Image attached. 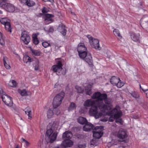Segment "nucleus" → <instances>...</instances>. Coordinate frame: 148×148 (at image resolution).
Segmentation results:
<instances>
[{"mask_svg": "<svg viewBox=\"0 0 148 148\" xmlns=\"http://www.w3.org/2000/svg\"><path fill=\"white\" fill-rule=\"evenodd\" d=\"M116 119V123H119L121 124H123V122L122 120L121 119Z\"/></svg>", "mask_w": 148, "mask_h": 148, "instance_id": "nucleus-52", "label": "nucleus"}, {"mask_svg": "<svg viewBox=\"0 0 148 148\" xmlns=\"http://www.w3.org/2000/svg\"><path fill=\"white\" fill-rule=\"evenodd\" d=\"M63 124L60 120H56L50 123L48 126L50 128L49 130H59Z\"/></svg>", "mask_w": 148, "mask_h": 148, "instance_id": "nucleus-8", "label": "nucleus"}, {"mask_svg": "<svg viewBox=\"0 0 148 148\" xmlns=\"http://www.w3.org/2000/svg\"><path fill=\"white\" fill-rule=\"evenodd\" d=\"M103 128L102 126H96L93 131V136L97 138H100L103 135Z\"/></svg>", "mask_w": 148, "mask_h": 148, "instance_id": "nucleus-10", "label": "nucleus"}, {"mask_svg": "<svg viewBox=\"0 0 148 148\" xmlns=\"http://www.w3.org/2000/svg\"><path fill=\"white\" fill-rule=\"evenodd\" d=\"M0 95L1 96L2 101L7 106H12L13 103L10 97L6 95L2 90H0Z\"/></svg>", "mask_w": 148, "mask_h": 148, "instance_id": "nucleus-7", "label": "nucleus"}, {"mask_svg": "<svg viewBox=\"0 0 148 148\" xmlns=\"http://www.w3.org/2000/svg\"><path fill=\"white\" fill-rule=\"evenodd\" d=\"M89 40V42L91 47L96 49L99 50L100 49L99 45V41L97 39L93 38L90 35L86 36Z\"/></svg>", "mask_w": 148, "mask_h": 148, "instance_id": "nucleus-9", "label": "nucleus"}, {"mask_svg": "<svg viewBox=\"0 0 148 148\" xmlns=\"http://www.w3.org/2000/svg\"><path fill=\"white\" fill-rule=\"evenodd\" d=\"M78 122L81 124H85L87 122L86 118L84 117L80 116L77 119Z\"/></svg>", "mask_w": 148, "mask_h": 148, "instance_id": "nucleus-24", "label": "nucleus"}, {"mask_svg": "<svg viewBox=\"0 0 148 148\" xmlns=\"http://www.w3.org/2000/svg\"><path fill=\"white\" fill-rule=\"evenodd\" d=\"M131 37L133 41L135 42L139 41L140 34L139 33H132L131 35Z\"/></svg>", "mask_w": 148, "mask_h": 148, "instance_id": "nucleus-19", "label": "nucleus"}, {"mask_svg": "<svg viewBox=\"0 0 148 148\" xmlns=\"http://www.w3.org/2000/svg\"><path fill=\"white\" fill-rule=\"evenodd\" d=\"M21 142L25 145L27 146H28L29 143L24 138H22L21 139Z\"/></svg>", "mask_w": 148, "mask_h": 148, "instance_id": "nucleus-45", "label": "nucleus"}, {"mask_svg": "<svg viewBox=\"0 0 148 148\" xmlns=\"http://www.w3.org/2000/svg\"><path fill=\"white\" fill-rule=\"evenodd\" d=\"M79 56L80 58L84 59L87 53V49L84 43H80L78 45L77 48Z\"/></svg>", "mask_w": 148, "mask_h": 148, "instance_id": "nucleus-5", "label": "nucleus"}, {"mask_svg": "<svg viewBox=\"0 0 148 148\" xmlns=\"http://www.w3.org/2000/svg\"><path fill=\"white\" fill-rule=\"evenodd\" d=\"M46 18L45 19V21L46 23H47V24L51 22L52 19L51 18L53 17V15L52 14H46L45 15Z\"/></svg>", "mask_w": 148, "mask_h": 148, "instance_id": "nucleus-25", "label": "nucleus"}, {"mask_svg": "<svg viewBox=\"0 0 148 148\" xmlns=\"http://www.w3.org/2000/svg\"><path fill=\"white\" fill-rule=\"evenodd\" d=\"M107 98L106 94H101L99 92L94 93L91 96L93 99H96L100 101L97 103V106L99 110L105 112L107 111L112 107L111 100Z\"/></svg>", "mask_w": 148, "mask_h": 148, "instance_id": "nucleus-1", "label": "nucleus"}, {"mask_svg": "<svg viewBox=\"0 0 148 148\" xmlns=\"http://www.w3.org/2000/svg\"><path fill=\"white\" fill-rule=\"evenodd\" d=\"M55 116V113L53 110L49 109L48 110L47 113V116L48 118H51Z\"/></svg>", "mask_w": 148, "mask_h": 148, "instance_id": "nucleus-26", "label": "nucleus"}, {"mask_svg": "<svg viewBox=\"0 0 148 148\" xmlns=\"http://www.w3.org/2000/svg\"><path fill=\"white\" fill-rule=\"evenodd\" d=\"M113 32L115 35L119 36H120V33L118 30L116 29H114Z\"/></svg>", "mask_w": 148, "mask_h": 148, "instance_id": "nucleus-48", "label": "nucleus"}, {"mask_svg": "<svg viewBox=\"0 0 148 148\" xmlns=\"http://www.w3.org/2000/svg\"><path fill=\"white\" fill-rule=\"evenodd\" d=\"M131 95L134 98H136L139 97V95L137 92H132L131 93Z\"/></svg>", "mask_w": 148, "mask_h": 148, "instance_id": "nucleus-42", "label": "nucleus"}, {"mask_svg": "<svg viewBox=\"0 0 148 148\" xmlns=\"http://www.w3.org/2000/svg\"><path fill=\"white\" fill-rule=\"evenodd\" d=\"M86 145L85 144H79L77 148H85Z\"/></svg>", "mask_w": 148, "mask_h": 148, "instance_id": "nucleus-51", "label": "nucleus"}, {"mask_svg": "<svg viewBox=\"0 0 148 148\" xmlns=\"http://www.w3.org/2000/svg\"><path fill=\"white\" fill-rule=\"evenodd\" d=\"M98 108L99 109L97 106H97H94L91 107L88 111L89 114L90 116H94L96 119H98L101 116L105 115V113H107L108 110L107 111L105 112L100 110V112H99Z\"/></svg>", "mask_w": 148, "mask_h": 148, "instance_id": "nucleus-2", "label": "nucleus"}, {"mask_svg": "<svg viewBox=\"0 0 148 148\" xmlns=\"http://www.w3.org/2000/svg\"><path fill=\"white\" fill-rule=\"evenodd\" d=\"M62 66L61 62L60 61H59L57 65L52 66V69L54 72L59 73L62 69Z\"/></svg>", "mask_w": 148, "mask_h": 148, "instance_id": "nucleus-13", "label": "nucleus"}, {"mask_svg": "<svg viewBox=\"0 0 148 148\" xmlns=\"http://www.w3.org/2000/svg\"><path fill=\"white\" fill-rule=\"evenodd\" d=\"M21 39L25 44L27 45L30 40V38L29 34L26 31L23 32L21 34Z\"/></svg>", "mask_w": 148, "mask_h": 148, "instance_id": "nucleus-12", "label": "nucleus"}, {"mask_svg": "<svg viewBox=\"0 0 148 148\" xmlns=\"http://www.w3.org/2000/svg\"><path fill=\"white\" fill-rule=\"evenodd\" d=\"M18 92L22 96H25L27 95V91L25 89L21 90L18 89Z\"/></svg>", "mask_w": 148, "mask_h": 148, "instance_id": "nucleus-29", "label": "nucleus"}, {"mask_svg": "<svg viewBox=\"0 0 148 148\" xmlns=\"http://www.w3.org/2000/svg\"><path fill=\"white\" fill-rule=\"evenodd\" d=\"M0 0V7L9 12H12L15 11V7L12 4L6 3L7 0Z\"/></svg>", "mask_w": 148, "mask_h": 148, "instance_id": "nucleus-3", "label": "nucleus"}, {"mask_svg": "<svg viewBox=\"0 0 148 148\" xmlns=\"http://www.w3.org/2000/svg\"><path fill=\"white\" fill-rule=\"evenodd\" d=\"M58 133L56 132L53 133V130H48L46 132V135L50 139L51 143H53L56 138Z\"/></svg>", "mask_w": 148, "mask_h": 148, "instance_id": "nucleus-11", "label": "nucleus"}, {"mask_svg": "<svg viewBox=\"0 0 148 148\" xmlns=\"http://www.w3.org/2000/svg\"><path fill=\"white\" fill-rule=\"evenodd\" d=\"M124 85V83L122 82V81L119 79V81L117 82L115 86H116L118 88H120L123 86Z\"/></svg>", "mask_w": 148, "mask_h": 148, "instance_id": "nucleus-41", "label": "nucleus"}, {"mask_svg": "<svg viewBox=\"0 0 148 148\" xmlns=\"http://www.w3.org/2000/svg\"><path fill=\"white\" fill-rule=\"evenodd\" d=\"M117 136L119 138L123 139L127 138V135L124 130L121 129L119 131Z\"/></svg>", "mask_w": 148, "mask_h": 148, "instance_id": "nucleus-15", "label": "nucleus"}, {"mask_svg": "<svg viewBox=\"0 0 148 148\" xmlns=\"http://www.w3.org/2000/svg\"><path fill=\"white\" fill-rule=\"evenodd\" d=\"M4 25L6 30L10 33L11 32V28L9 21Z\"/></svg>", "mask_w": 148, "mask_h": 148, "instance_id": "nucleus-35", "label": "nucleus"}, {"mask_svg": "<svg viewBox=\"0 0 148 148\" xmlns=\"http://www.w3.org/2000/svg\"><path fill=\"white\" fill-rule=\"evenodd\" d=\"M4 65L5 67L7 69H9L11 68V66L8 60L6 57H4L3 58Z\"/></svg>", "mask_w": 148, "mask_h": 148, "instance_id": "nucleus-20", "label": "nucleus"}, {"mask_svg": "<svg viewBox=\"0 0 148 148\" xmlns=\"http://www.w3.org/2000/svg\"><path fill=\"white\" fill-rule=\"evenodd\" d=\"M112 107H112L108 110L107 113H105V115H111L112 116H113L115 118H118L122 115V113L120 110V107L118 106H116L111 111H110V110Z\"/></svg>", "mask_w": 148, "mask_h": 148, "instance_id": "nucleus-4", "label": "nucleus"}, {"mask_svg": "<svg viewBox=\"0 0 148 148\" xmlns=\"http://www.w3.org/2000/svg\"><path fill=\"white\" fill-rule=\"evenodd\" d=\"M2 13V11L0 10V13L1 14V13Z\"/></svg>", "mask_w": 148, "mask_h": 148, "instance_id": "nucleus-63", "label": "nucleus"}, {"mask_svg": "<svg viewBox=\"0 0 148 148\" xmlns=\"http://www.w3.org/2000/svg\"><path fill=\"white\" fill-rule=\"evenodd\" d=\"M92 86L90 84H88L87 85V87L85 88V90L86 91V93L87 95H90L92 93L91 88H92Z\"/></svg>", "mask_w": 148, "mask_h": 148, "instance_id": "nucleus-30", "label": "nucleus"}, {"mask_svg": "<svg viewBox=\"0 0 148 148\" xmlns=\"http://www.w3.org/2000/svg\"><path fill=\"white\" fill-rule=\"evenodd\" d=\"M18 56V57H19V59H21V58H20V57Z\"/></svg>", "mask_w": 148, "mask_h": 148, "instance_id": "nucleus-64", "label": "nucleus"}, {"mask_svg": "<svg viewBox=\"0 0 148 148\" xmlns=\"http://www.w3.org/2000/svg\"><path fill=\"white\" fill-rule=\"evenodd\" d=\"M39 62L38 61H37L34 64V69L35 70H38L39 68Z\"/></svg>", "mask_w": 148, "mask_h": 148, "instance_id": "nucleus-39", "label": "nucleus"}, {"mask_svg": "<svg viewBox=\"0 0 148 148\" xmlns=\"http://www.w3.org/2000/svg\"><path fill=\"white\" fill-rule=\"evenodd\" d=\"M19 1L21 3H23L24 4H25V3H26V1L27 0H19Z\"/></svg>", "mask_w": 148, "mask_h": 148, "instance_id": "nucleus-57", "label": "nucleus"}, {"mask_svg": "<svg viewBox=\"0 0 148 148\" xmlns=\"http://www.w3.org/2000/svg\"><path fill=\"white\" fill-rule=\"evenodd\" d=\"M73 142L71 140H66L63 141L61 145L64 147H70L73 145Z\"/></svg>", "mask_w": 148, "mask_h": 148, "instance_id": "nucleus-16", "label": "nucleus"}, {"mask_svg": "<svg viewBox=\"0 0 148 148\" xmlns=\"http://www.w3.org/2000/svg\"><path fill=\"white\" fill-rule=\"evenodd\" d=\"M37 35L36 34H33L32 38L34 43L35 45H37L39 42V41L37 38Z\"/></svg>", "mask_w": 148, "mask_h": 148, "instance_id": "nucleus-31", "label": "nucleus"}, {"mask_svg": "<svg viewBox=\"0 0 148 148\" xmlns=\"http://www.w3.org/2000/svg\"><path fill=\"white\" fill-rule=\"evenodd\" d=\"M90 144L92 147L97 146L98 144V140L96 139L92 140L90 142Z\"/></svg>", "mask_w": 148, "mask_h": 148, "instance_id": "nucleus-32", "label": "nucleus"}, {"mask_svg": "<svg viewBox=\"0 0 148 148\" xmlns=\"http://www.w3.org/2000/svg\"><path fill=\"white\" fill-rule=\"evenodd\" d=\"M25 113L26 114L28 115V119H30L32 117L31 110L30 108H27L25 109Z\"/></svg>", "mask_w": 148, "mask_h": 148, "instance_id": "nucleus-28", "label": "nucleus"}, {"mask_svg": "<svg viewBox=\"0 0 148 148\" xmlns=\"http://www.w3.org/2000/svg\"><path fill=\"white\" fill-rule=\"evenodd\" d=\"M75 88L78 93H81L83 92V89L79 86H75Z\"/></svg>", "mask_w": 148, "mask_h": 148, "instance_id": "nucleus-40", "label": "nucleus"}, {"mask_svg": "<svg viewBox=\"0 0 148 148\" xmlns=\"http://www.w3.org/2000/svg\"><path fill=\"white\" fill-rule=\"evenodd\" d=\"M42 46L45 48H47L51 46V44L49 41H44L42 43Z\"/></svg>", "mask_w": 148, "mask_h": 148, "instance_id": "nucleus-33", "label": "nucleus"}, {"mask_svg": "<svg viewBox=\"0 0 148 148\" xmlns=\"http://www.w3.org/2000/svg\"><path fill=\"white\" fill-rule=\"evenodd\" d=\"M64 96V92H62L55 97L53 103L54 108H56L60 104Z\"/></svg>", "mask_w": 148, "mask_h": 148, "instance_id": "nucleus-6", "label": "nucleus"}, {"mask_svg": "<svg viewBox=\"0 0 148 148\" xmlns=\"http://www.w3.org/2000/svg\"><path fill=\"white\" fill-rule=\"evenodd\" d=\"M58 30L63 36H65L66 35V30L64 25H60L58 27Z\"/></svg>", "mask_w": 148, "mask_h": 148, "instance_id": "nucleus-21", "label": "nucleus"}, {"mask_svg": "<svg viewBox=\"0 0 148 148\" xmlns=\"http://www.w3.org/2000/svg\"><path fill=\"white\" fill-rule=\"evenodd\" d=\"M75 108V104L74 103H71L68 108V110L69 111H71L74 109Z\"/></svg>", "mask_w": 148, "mask_h": 148, "instance_id": "nucleus-38", "label": "nucleus"}, {"mask_svg": "<svg viewBox=\"0 0 148 148\" xmlns=\"http://www.w3.org/2000/svg\"><path fill=\"white\" fill-rule=\"evenodd\" d=\"M15 148H19V145H16Z\"/></svg>", "mask_w": 148, "mask_h": 148, "instance_id": "nucleus-62", "label": "nucleus"}, {"mask_svg": "<svg viewBox=\"0 0 148 148\" xmlns=\"http://www.w3.org/2000/svg\"><path fill=\"white\" fill-rule=\"evenodd\" d=\"M95 101L92 99L86 100L84 103V106L85 107H92L94 106Z\"/></svg>", "mask_w": 148, "mask_h": 148, "instance_id": "nucleus-14", "label": "nucleus"}, {"mask_svg": "<svg viewBox=\"0 0 148 148\" xmlns=\"http://www.w3.org/2000/svg\"><path fill=\"white\" fill-rule=\"evenodd\" d=\"M55 108H54V109H53L54 113H55V115L56 114L58 115L60 113V111L58 109Z\"/></svg>", "mask_w": 148, "mask_h": 148, "instance_id": "nucleus-50", "label": "nucleus"}, {"mask_svg": "<svg viewBox=\"0 0 148 148\" xmlns=\"http://www.w3.org/2000/svg\"><path fill=\"white\" fill-rule=\"evenodd\" d=\"M49 11V10L45 8H44L42 10L43 13H46L48 12Z\"/></svg>", "mask_w": 148, "mask_h": 148, "instance_id": "nucleus-54", "label": "nucleus"}, {"mask_svg": "<svg viewBox=\"0 0 148 148\" xmlns=\"http://www.w3.org/2000/svg\"><path fill=\"white\" fill-rule=\"evenodd\" d=\"M23 60L25 63L27 64L31 62V58L28 55H25L23 56Z\"/></svg>", "mask_w": 148, "mask_h": 148, "instance_id": "nucleus-27", "label": "nucleus"}, {"mask_svg": "<svg viewBox=\"0 0 148 148\" xmlns=\"http://www.w3.org/2000/svg\"><path fill=\"white\" fill-rule=\"evenodd\" d=\"M44 29L46 32H52L53 31V28L51 27H49L48 28L45 27Z\"/></svg>", "mask_w": 148, "mask_h": 148, "instance_id": "nucleus-47", "label": "nucleus"}, {"mask_svg": "<svg viewBox=\"0 0 148 148\" xmlns=\"http://www.w3.org/2000/svg\"><path fill=\"white\" fill-rule=\"evenodd\" d=\"M140 89H141L144 92L146 95V97L148 98V90L142 88L140 85Z\"/></svg>", "mask_w": 148, "mask_h": 148, "instance_id": "nucleus-49", "label": "nucleus"}, {"mask_svg": "<svg viewBox=\"0 0 148 148\" xmlns=\"http://www.w3.org/2000/svg\"><path fill=\"white\" fill-rule=\"evenodd\" d=\"M27 132L30 134H31L32 133L33 130L31 129H28L27 131Z\"/></svg>", "mask_w": 148, "mask_h": 148, "instance_id": "nucleus-56", "label": "nucleus"}, {"mask_svg": "<svg viewBox=\"0 0 148 148\" xmlns=\"http://www.w3.org/2000/svg\"><path fill=\"white\" fill-rule=\"evenodd\" d=\"M72 136V133L69 131H66L63 133L62 135V138L64 139L67 140L71 138Z\"/></svg>", "mask_w": 148, "mask_h": 148, "instance_id": "nucleus-17", "label": "nucleus"}, {"mask_svg": "<svg viewBox=\"0 0 148 148\" xmlns=\"http://www.w3.org/2000/svg\"><path fill=\"white\" fill-rule=\"evenodd\" d=\"M43 1H49L51 3H52V4H53V0H43Z\"/></svg>", "mask_w": 148, "mask_h": 148, "instance_id": "nucleus-58", "label": "nucleus"}, {"mask_svg": "<svg viewBox=\"0 0 148 148\" xmlns=\"http://www.w3.org/2000/svg\"><path fill=\"white\" fill-rule=\"evenodd\" d=\"M8 86H9L15 87L16 86V82L14 80H11L8 84Z\"/></svg>", "mask_w": 148, "mask_h": 148, "instance_id": "nucleus-34", "label": "nucleus"}, {"mask_svg": "<svg viewBox=\"0 0 148 148\" xmlns=\"http://www.w3.org/2000/svg\"><path fill=\"white\" fill-rule=\"evenodd\" d=\"M83 127V130L85 131H89L93 128V125L91 123L87 122Z\"/></svg>", "mask_w": 148, "mask_h": 148, "instance_id": "nucleus-18", "label": "nucleus"}, {"mask_svg": "<svg viewBox=\"0 0 148 148\" xmlns=\"http://www.w3.org/2000/svg\"><path fill=\"white\" fill-rule=\"evenodd\" d=\"M15 119H20L21 120L22 119V118L20 116V115H19V116H17L15 118Z\"/></svg>", "mask_w": 148, "mask_h": 148, "instance_id": "nucleus-60", "label": "nucleus"}, {"mask_svg": "<svg viewBox=\"0 0 148 148\" xmlns=\"http://www.w3.org/2000/svg\"><path fill=\"white\" fill-rule=\"evenodd\" d=\"M86 57L85 59V61L89 65L92 64V60L91 55L90 54L86 55Z\"/></svg>", "mask_w": 148, "mask_h": 148, "instance_id": "nucleus-22", "label": "nucleus"}, {"mask_svg": "<svg viewBox=\"0 0 148 148\" xmlns=\"http://www.w3.org/2000/svg\"><path fill=\"white\" fill-rule=\"evenodd\" d=\"M108 118H105L103 119H102L101 120V121L103 122H106L108 121Z\"/></svg>", "mask_w": 148, "mask_h": 148, "instance_id": "nucleus-59", "label": "nucleus"}, {"mask_svg": "<svg viewBox=\"0 0 148 148\" xmlns=\"http://www.w3.org/2000/svg\"><path fill=\"white\" fill-rule=\"evenodd\" d=\"M120 78L115 76L112 77L110 79V82L113 85L115 86L117 82L119 81Z\"/></svg>", "mask_w": 148, "mask_h": 148, "instance_id": "nucleus-23", "label": "nucleus"}, {"mask_svg": "<svg viewBox=\"0 0 148 148\" xmlns=\"http://www.w3.org/2000/svg\"><path fill=\"white\" fill-rule=\"evenodd\" d=\"M32 53L35 56H39L40 54V52L39 51L36 50L32 49Z\"/></svg>", "mask_w": 148, "mask_h": 148, "instance_id": "nucleus-43", "label": "nucleus"}, {"mask_svg": "<svg viewBox=\"0 0 148 148\" xmlns=\"http://www.w3.org/2000/svg\"><path fill=\"white\" fill-rule=\"evenodd\" d=\"M0 43L2 45L5 44V41L2 38V34L1 32H0Z\"/></svg>", "mask_w": 148, "mask_h": 148, "instance_id": "nucleus-46", "label": "nucleus"}, {"mask_svg": "<svg viewBox=\"0 0 148 148\" xmlns=\"http://www.w3.org/2000/svg\"><path fill=\"white\" fill-rule=\"evenodd\" d=\"M35 4V3L33 1L27 0L26 3H25V5H27L29 7H32L34 6Z\"/></svg>", "mask_w": 148, "mask_h": 148, "instance_id": "nucleus-36", "label": "nucleus"}, {"mask_svg": "<svg viewBox=\"0 0 148 148\" xmlns=\"http://www.w3.org/2000/svg\"><path fill=\"white\" fill-rule=\"evenodd\" d=\"M110 116H111V117L110 118L109 121H110V122H112L114 121V119L115 118H114V117L113 116H112L111 115H110Z\"/></svg>", "mask_w": 148, "mask_h": 148, "instance_id": "nucleus-55", "label": "nucleus"}, {"mask_svg": "<svg viewBox=\"0 0 148 148\" xmlns=\"http://www.w3.org/2000/svg\"><path fill=\"white\" fill-rule=\"evenodd\" d=\"M114 140H112L111 142V143L113 144H114V145H117L116 143L114 144Z\"/></svg>", "mask_w": 148, "mask_h": 148, "instance_id": "nucleus-61", "label": "nucleus"}, {"mask_svg": "<svg viewBox=\"0 0 148 148\" xmlns=\"http://www.w3.org/2000/svg\"><path fill=\"white\" fill-rule=\"evenodd\" d=\"M13 111L15 114L14 115L15 118L17 116H19V110L17 108H14Z\"/></svg>", "mask_w": 148, "mask_h": 148, "instance_id": "nucleus-44", "label": "nucleus"}, {"mask_svg": "<svg viewBox=\"0 0 148 148\" xmlns=\"http://www.w3.org/2000/svg\"><path fill=\"white\" fill-rule=\"evenodd\" d=\"M0 21L2 24L5 25L9 21V20L6 18H3L0 19Z\"/></svg>", "mask_w": 148, "mask_h": 148, "instance_id": "nucleus-37", "label": "nucleus"}, {"mask_svg": "<svg viewBox=\"0 0 148 148\" xmlns=\"http://www.w3.org/2000/svg\"><path fill=\"white\" fill-rule=\"evenodd\" d=\"M42 144V142L39 141L38 143L37 146L38 148H41V146Z\"/></svg>", "mask_w": 148, "mask_h": 148, "instance_id": "nucleus-53", "label": "nucleus"}]
</instances>
